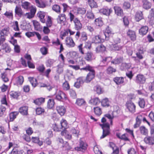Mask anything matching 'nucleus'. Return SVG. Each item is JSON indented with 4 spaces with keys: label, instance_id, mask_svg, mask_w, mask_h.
<instances>
[{
    "label": "nucleus",
    "instance_id": "obj_26",
    "mask_svg": "<svg viewBox=\"0 0 154 154\" xmlns=\"http://www.w3.org/2000/svg\"><path fill=\"white\" fill-rule=\"evenodd\" d=\"M114 82L118 85L124 82V78L122 77H116L113 79Z\"/></svg>",
    "mask_w": 154,
    "mask_h": 154
},
{
    "label": "nucleus",
    "instance_id": "obj_44",
    "mask_svg": "<svg viewBox=\"0 0 154 154\" xmlns=\"http://www.w3.org/2000/svg\"><path fill=\"white\" fill-rule=\"evenodd\" d=\"M10 95L14 98H17L20 95V93L19 92L16 91H12L10 92Z\"/></svg>",
    "mask_w": 154,
    "mask_h": 154
},
{
    "label": "nucleus",
    "instance_id": "obj_29",
    "mask_svg": "<svg viewBox=\"0 0 154 154\" xmlns=\"http://www.w3.org/2000/svg\"><path fill=\"white\" fill-rule=\"evenodd\" d=\"M19 112H11L9 114L10 121H13L16 118L17 116L18 115Z\"/></svg>",
    "mask_w": 154,
    "mask_h": 154
},
{
    "label": "nucleus",
    "instance_id": "obj_40",
    "mask_svg": "<svg viewBox=\"0 0 154 154\" xmlns=\"http://www.w3.org/2000/svg\"><path fill=\"white\" fill-rule=\"evenodd\" d=\"M141 116H138L136 119V123L134 125V128H136L139 126L141 121Z\"/></svg>",
    "mask_w": 154,
    "mask_h": 154
},
{
    "label": "nucleus",
    "instance_id": "obj_14",
    "mask_svg": "<svg viewBox=\"0 0 154 154\" xmlns=\"http://www.w3.org/2000/svg\"><path fill=\"white\" fill-rule=\"evenodd\" d=\"M139 131L140 134L145 136H147L148 134V130L144 126H140L139 128Z\"/></svg>",
    "mask_w": 154,
    "mask_h": 154
},
{
    "label": "nucleus",
    "instance_id": "obj_48",
    "mask_svg": "<svg viewBox=\"0 0 154 154\" xmlns=\"http://www.w3.org/2000/svg\"><path fill=\"white\" fill-rule=\"evenodd\" d=\"M101 104L103 106H109V101L108 99L106 98L103 99L101 102Z\"/></svg>",
    "mask_w": 154,
    "mask_h": 154
},
{
    "label": "nucleus",
    "instance_id": "obj_4",
    "mask_svg": "<svg viewBox=\"0 0 154 154\" xmlns=\"http://www.w3.org/2000/svg\"><path fill=\"white\" fill-rule=\"evenodd\" d=\"M146 78L143 75H137L136 77L135 82L139 84H143L146 81Z\"/></svg>",
    "mask_w": 154,
    "mask_h": 154
},
{
    "label": "nucleus",
    "instance_id": "obj_46",
    "mask_svg": "<svg viewBox=\"0 0 154 154\" xmlns=\"http://www.w3.org/2000/svg\"><path fill=\"white\" fill-rule=\"evenodd\" d=\"M70 132L74 136L78 137L79 131L78 130H76L75 128H72L70 130Z\"/></svg>",
    "mask_w": 154,
    "mask_h": 154
},
{
    "label": "nucleus",
    "instance_id": "obj_42",
    "mask_svg": "<svg viewBox=\"0 0 154 154\" xmlns=\"http://www.w3.org/2000/svg\"><path fill=\"white\" fill-rule=\"evenodd\" d=\"M45 101V99L43 98H40L36 99L34 100V103L38 105H40Z\"/></svg>",
    "mask_w": 154,
    "mask_h": 154
},
{
    "label": "nucleus",
    "instance_id": "obj_41",
    "mask_svg": "<svg viewBox=\"0 0 154 154\" xmlns=\"http://www.w3.org/2000/svg\"><path fill=\"white\" fill-rule=\"evenodd\" d=\"M29 79L32 86L35 87L36 86L37 82L36 79L33 77H29Z\"/></svg>",
    "mask_w": 154,
    "mask_h": 154
},
{
    "label": "nucleus",
    "instance_id": "obj_34",
    "mask_svg": "<svg viewBox=\"0 0 154 154\" xmlns=\"http://www.w3.org/2000/svg\"><path fill=\"white\" fill-rule=\"evenodd\" d=\"M138 103L139 106L141 108H144L145 105V101L143 98H140Z\"/></svg>",
    "mask_w": 154,
    "mask_h": 154
},
{
    "label": "nucleus",
    "instance_id": "obj_5",
    "mask_svg": "<svg viewBox=\"0 0 154 154\" xmlns=\"http://www.w3.org/2000/svg\"><path fill=\"white\" fill-rule=\"evenodd\" d=\"M36 5L38 7L44 8L48 6L47 2L42 0H35Z\"/></svg>",
    "mask_w": 154,
    "mask_h": 154
},
{
    "label": "nucleus",
    "instance_id": "obj_62",
    "mask_svg": "<svg viewBox=\"0 0 154 154\" xmlns=\"http://www.w3.org/2000/svg\"><path fill=\"white\" fill-rule=\"evenodd\" d=\"M109 133V131H108V130L105 131V130H103V134L100 137V138L101 139L104 138L106 136L108 135Z\"/></svg>",
    "mask_w": 154,
    "mask_h": 154
},
{
    "label": "nucleus",
    "instance_id": "obj_52",
    "mask_svg": "<svg viewBox=\"0 0 154 154\" xmlns=\"http://www.w3.org/2000/svg\"><path fill=\"white\" fill-rule=\"evenodd\" d=\"M94 112L95 114L97 116H100L102 113L101 109L99 107H96L94 108Z\"/></svg>",
    "mask_w": 154,
    "mask_h": 154
},
{
    "label": "nucleus",
    "instance_id": "obj_15",
    "mask_svg": "<svg viewBox=\"0 0 154 154\" xmlns=\"http://www.w3.org/2000/svg\"><path fill=\"white\" fill-rule=\"evenodd\" d=\"M56 110L58 112L61 116H63L66 111L65 107L63 106H58L56 107Z\"/></svg>",
    "mask_w": 154,
    "mask_h": 154
},
{
    "label": "nucleus",
    "instance_id": "obj_2",
    "mask_svg": "<svg viewBox=\"0 0 154 154\" xmlns=\"http://www.w3.org/2000/svg\"><path fill=\"white\" fill-rule=\"evenodd\" d=\"M125 106L126 110L129 112L134 113L136 112V106L134 103L131 100H128L126 102Z\"/></svg>",
    "mask_w": 154,
    "mask_h": 154
},
{
    "label": "nucleus",
    "instance_id": "obj_59",
    "mask_svg": "<svg viewBox=\"0 0 154 154\" xmlns=\"http://www.w3.org/2000/svg\"><path fill=\"white\" fill-rule=\"evenodd\" d=\"M86 15L87 17L90 19H93L94 18V16L91 12H88Z\"/></svg>",
    "mask_w": 154,
    "mask_h": 154
},
{
    "label": "nucleus",
    "instance_id": "obj_36",
    "mask_svg": "<svg viewBox=\"0 0 154 154\" xmlns=\"http://www.w3.org/2000/svg\"><path fill=\"white\" fill-rule=\"evenodd\" d=\"M101 62L104 63L109 62L112 59V57H105L104 56H101Z\"/></svg>",
    "mask_w": 154,
    "mask_h": 154
},
{
    "label": "nucleus",
    "instance_id": "obj_13",
    "mask_svg": "<svg viewBox=\"0 0 154 154\" xmlns=\"http://www.w3.org/2000/svg\"><path fill=\"white\" fill-rule=\"evenodd\" d=\"M114 9L115 14L118 16L122 17L123 15V12L122 9L120 7L118 6L114 7Z\"/></svg>",
    "mask_w": 154,
    "mask_h": 154
},
{
    "label": "nucleus",
    "instance_id": "obj_21",
    "mask_svg": "<svg viewBox=\"0 0 154 154\" xmlns=\"http://www.w3.org/2000/svg\"><path fill=\"white\" fill-rule=\"evenodd\" d=\"M1 49L5 50L6 53H10L11 51V48L10 46L7 43H5L2 45Z\"/></svg>",
    "mask_w": 154,
    "mask_h": 154
},
{
    "label": "nucleus",
    "instance_id": "obj_8",
    "mask_svg": "<svg viewBox=\"0 0 154 154\" xmlns=\"http://www.w3.org/2000/svg\"><path fill=\"white\" fill-rule=\"evenodd\" d=\"M73 21L75 24V29L77 30H80L82 28V25L80 21L77 18H75Z\"/></svg>",
    "mask_w": 154,
    "mask_h": 154
},
{
    "label": "nucleus",
    "instance_id": "obj_27",
    "mask_svg": "<svg viewBox=\"0 0 154 154\" xmlns=\"http://www.w3.org/2000/svg\"><path fill=\"white\" fill-rule=\"evenodd\" d=\"M123 60V57H119L116 58L112 60L111 63L114 64H119L121 63Z\"/></svg>",
    "mask_w": 154,
    "mask_h": 154
},
{
    "label": "nucleus",
    "instance_id": "obj_30",
    "mask_svg": "<svg viewBox=\"0 0 154 154\" xmlns=\"http://www.w3.org/2000/svg\"><path fill=\"white\" fill-rule=\"evenodd\" d=\"M55 103L53 99H49L48 101L47 107L49 109H53L54 107Z\"/></svg>",
    "mask_w": 154,
    "mask_h": 154
},
{
    "label": "nucleus",
    "instance_id": "obj_33",
    "mask_svg": "<svg viewBox=\"0 0 154 154\" xmlns=\"http://www.w3.org/2000/svg\"><path fill=\"white\" fill-rule=\"evenodd\" d=\"M94 42L96 44L100 43L103 42L104 40L103 38H101L100 35L96 36L93 38Z\"/></svg>",
    "mask_w": 154,
    "mask_h": 154
},
{
    "label": "nucleus",
    "instance_id": "obj_43",
    "mask_svg": "<svg viewBox=\"0 0 154 154\" xmlns=\"http://www.w3.org/2000/svg\"><path fill=\"white\" fill-rule=\"evenodd\" d=\"M90 101L94 105H97L100 103V101L98 97H95L91 99Z\"/></svg>",
    "mask_w": 154,
    "mask_h": 154
},
{
    "label": "nucleus",
    "instance_id": "obj_23",
    "mask_svg": "<svg viewBox=\"0 0 154 154\" xmlns=\"http://www.w3.org/2000/svg\"><path fill=\"white\" fill-rule=\"evenodd\" d=\"M9 33V28L8 27L4 28L0 32L1 36L4 37V36L7 35Z\"/></svg>",
    "mask_w": 154,
    "mask_h": 154
},
{
    "label": "nucleus",
    "instance_id": "obj_61",
    "mask_svg": "<svg viewBox=\"0 0 154 154\" xmlns=\"http://www.w3.org/2000/svg\"><path fill=\"white\" fill-rule=\"evenodd\" d=\"M34 17L31 13L30 12L26 13V14L24 13V15L23 17H26L29 19L32 18Z\"/></svg>",
    "mask_w": 154,
    "mask_h": 154
},
{
    "label": "nucleus",
    "instance_id": "obj_25",
    "mask_svg": "<svg viewBox=\"0 0 154 154\" xmlns=\"http://www.w3.org/2000/svg\"><path fill=\"white\" fill-rule=\"evenodd\" d=\"M58 23H64L66 20V16L64 14H62L59 15L57 18Z\"/></svg>",
    "mask_w": 154,
    "mask_h": 154
},
{
    "label": "nucleus",
    "instance_id": "obj_60",
    "mask_svg": "<svg viewBox=\"0 0 154 154\" xmlns=\"http://www.w3.org/2000/svg\"><path fill=\"white\" fill-rule=\"evenodd\" d=\"M44 112V109L41 107L37 108L36 109V112L37 115H40Z\"/></svg>",
    "mask_w": 154,
    "mask_h": 154
},
{
    "label": "nucleus",
    "instance_id": "obj_18",
    "mask_svg": "<svg viewBox=\"0 0 154 154\" xmlns=\"http://www.w3.org/2000/svg\"><path fill=\"white\" fill-rule=\"evenodd\" d=\"M144 141L146 144L149 145L154 144V139L152 137L149 136L146 137L144 139Z\"/></svg>",
    "mask_w": 154,
    "mask_h": 154
},
{
    "label": "nucleus",
    "instance_id": "obj_39",
    "mask_svg": "<svg viewBox=\"0 0 154 154\" xmlns=\"http://www.w3.org/2000/svg\"><path fill=\"white\" fill-rule=\"evenodd\" d=\"M60 124L61 128L64 130H66L65 129L67 127V124L66 120L62 119L61 121Z\"/></svg>",
    "mask_w": 154,
    "mask_h": 154
},
{
    "label": "nucleus",
    "instance_id": "obj_20",
    "mask_svg": "<svg viewBox=\"0 0 154 154\" xmlns=\"http://www.w3.org/2000/svg\"><path fill=\"white\" fill-rule=\"evenodd\" d=\"M135 19L137 21H139L143 18L142 12L141 11H138L136 12L135 16Z\"/></svg>",
    "mask_w": 154,
    "mask_h": 154
},
{
    "label": "nucleus",
    "instance_id": "obj_32",
    "mask_svg": "<svg viewBox=\"0 0 154 154\" xmlns=\"http://www.w3.org/2000/svg\"><path fill=\"white\" fill-rule=\"evenodd\" d=\"M61 134L64 136L65 138L68 140H70L72 138V136L70 134L67 130H63L61 132Z\"/></svg>",
    "mask_w": 154,
    "mask_h": 154
},
{
    "label": "nucleus",
    "instance_id": "obj_10",
    "mask_svg": "<svg viewBox=\"0 0 154 154\" xmlns=\"http://www.w3.org/2000/svg\"><path fill=\"white\" fill-rule=\"evenodd\" d=\"M84 79L83 77H80L78 78L74 84V86L77 88H79L84 83Z\"/></svg>",
    "mask_w": 154,
    "mask_h": 154
},
{
    "label": "nucleus",
    "instance_id": "obj_47",
    "mask_svg": "<svg viewBox=\"0 0 154 154\" xmlns=\"http://www.w3.org/2000/svg\"><path fill=\"white\" fill-rule=\"evenodd\" d=\"M94 90L96 91L98 94H100L103 93V91L101 87L99 85H96L94 87Z\"/></svg>",
    "mask_w": 154,
    "mask_h": 154
},
{
    "label": "nucleus",
    "instance_id": "obj_55",
    "mask_svg": "<svg viewBox=\"0 0 154 154\" xmlns=\"http://www.w3.org/2000/svg\"><path fill=\"white\" fill-rule=\"evenodd\" d=\"M106 71L108 73L110 74L115 72L116 71V70L115 69L112 68L111 66H109L107 69Z\"/></svg>",
    "mask_w": 154,
    "mask_h": 154
},
{
    "label": "nucleus",
    "instance_id": "obj_28",
    "mask_svg": "<svg viewBox=\"0 0 154 154\" xmlns=\"http://www.w3.org/2000/svg\"><path fill=\"white\" fill-rule=\"evenodd\" d=\"M106 47L102 44L98 46L96 49V51L97 53L103 52L106 51Z\"/></svg>",
    "mask_w": 154,
    "mask_h": 154
},
{
    "label": "nucleus",
    "instance_id": "obj_53",
    "mask_svg": "<svg viewBox=\"0 0 154 154\" xmlns=\"http://www.w3.org/2000/svg\"><path fill=\"white\" fill-rule=\"evenodd\" d=\"M23 82V78L22 76H20L16 79V82L17 84L21 85Z\"/></svg>",
    "mask_w": 154,
    "mask_h": 154
},
{
    "label": "nucleus",
    "instance_id": "obj_7",
    "mask_svg": "<svg viewBox=\"0 0 154 154\" xmlns=\"http://www.w3.org/2000/svg\"><path fill=\"white\" fill-rule=\"evenodd\" d=\"M87 145L83 141L80 140H79V146L75 148V150L81 151L82 149L85 150L87 148Z\"/></svg>",
    "mask_w": 154,
    "mask_h": 154
},
{
    "label": "nucleus",
    "instance_id": "obj_11",
    "mask_svg": "<svg viewBox=\"0 0 154 154\" xmlns=\"http://www.w3.org/2000/svg\"><path fill=\"white\" fill-rule=\"evenodd\" d=\"M85 58L86 60L90 61L94 59L95 57L92 52H88L85 54Z\"/></svg>",
    "mask_w": 154,
    "mask_h": 154
},
{
    "label": "nucleus",
    "instance_id": "obj_31",
    "mask_svg": "<svg viewBox=\"0 0 154 154\" xmlns=\"http://www.w3.org/2000/svg\"><path fill=\"white\" fill-rule=\"evenodd\" d=\"M112 11V10L111 9L103 8L100 10V13L106 15H109Z\"/></svg>",
    "mask_w": 154,
    "mask_h": 154
},
{
    "label": "nucleus",
    "instance_id": "obj_45",
    "mask_svg": "<svg viewBox=\"0 0 154 154\" xmlns=\"http://www.w3.org/2000/svg\"><path fill=\"white\" fill-rule=\"evenodd\" d=\"M63 65L61 64H60L57 65L56 67V71L59 74H60L63 71Z\"/></svg>",
    "mask_w": 154,
    "mask_h": 154
},
{
    "label": "nucleus",
    "instance_id": "obj_22",
    "mask_svg": "<svg viewBox=\"0 0 154 154\" xmlns=\"http://www.w3.org/2000/svg\"><path fill=\"white\" fill-rule=\"evenodd\" d=\"M31 4L27 2H22L21 6L24 9L28 10L30 9L31 7Z\"/></svg>",
    "mask_w": 154,
    "mask_h": 154
},
{
    "label": "nucleus",
    "instance_id": "obj_58",
    "mask_svg": "<svg viewBox=\"0 0 154 154\" xmlns=\"http://www.w3.org/2000/svg\"><path fill=\"white\" fill-rule=\"evenodd\" d=\"M94 151L96 154H102V152L99 149L97 146H95L94 147Z\"/></svg>",
    "mask_w": 154,
    "mask_h": 154
},
{
    "label": "nucleus",
    "instance_id": "obj_9",
    "mask_svg": "<svg viewBox=\"0 0 154 154\" xmlns=\"http://www.w3.org/2000/svg\"><path fill=\"white\" fill-rule=\"evenodd\" d=\"M66 45L69 47H73L75 45L72 38L69 37L66 38Z\"/></svg>",
    "mask_w": 154,
    "mask_h": 154
},
{
    "label": "nucleus",
    "instance_id": "obj_50",
    "mask_svg": "<svg viewBox=\"0 0 154 154\" xmlns=\"http://www.w3.org/2000/svg\"><path fill=\"white\" fill-rule=\"evenodd\" d=\"M95 23L97 26H101L103 25V22L101 18H99L95 20Z\"/></svg>",
    "mask_w": 154,
    "mask_h": 154
},
{
    "label": "nucleus",
    "instance_id": "obj_35",
    "mask_svg": "<svg viewBox=\"0 0 154 154\" xmlns=\"http://www.w3.org/2000/svg\"><path fill=\"white\" fill-rule=\"evenodd\" d=\"M111 31L109 29V28H107L103 35L105 36L106 40H109V37L111 35Z\"/></svg>",
    "mask_w": 154,
    "mask_h": 154
},
{
    "label": "nucleus",
    "instance_id": "obj_56",
    "mask_svg": "<svg viewBox=\"0 0 154 154\" xmlns=\"http://www.w3.org/2000/svg\"><path fill=\"white\" fill-rule=\"evenodd\" d=\"M131 67L130 63H123L122 64L121 67H123L122 70L129 69Z\"/></svg>",
    "mask_w": 154,
    "mask_h": 154
},
{
    "label": "nucleus",
    "instance_id": "obj_64",
    "mask_svg": "<svg viewBox=\"0 0 154 154\" xmlns=\"http://www.w3.org/2000/svg\"><path fill=\"white\" fill-rule=\"evenodd\" d=\"M45 69V67L42 64L38 66L37 68V70L40 72H43Z\"/></svg>",
    "mask_w": 154,
    "mask_h": 154
},
{
    "label": "nucleus",
    "instance_id": "obj_37",
    "mask_svg": "<svg viewBox=\"0 0 154 154\" xmlns=\"http://www.w3.org/2000/svg\"><path fill=\"white\" fill-rule=\"evenodd\" d=\"M76 104L79 106H81L84 105L85 103V101L84 99L82 98H78L77 99Z\"/></svg>",
    "mask_w": 154,
    "mask_h": 154
},
{
    "label": "nucleus",
    "instance_id": "obj_12",
    "mask_svg": "<svg viewBox=\"0 0 154 154\" xmlns=\"http://www.w3.org/2000/svg\"><path fill=\"white\" fill-rule=\"evenodd\" d=\"M127 34L131 40L134 41L136 40V36L135 33L134 31L129 30L127 32Z\"/></svg>",
    "mask_w": 154,
    "mask_h": 154
},
{
    "label": "nucleus",
    "instance_id": "obj_17",
    "mask_svg": "<svg viewBox=\"0 0 154 154\" xmlns=\"http://www.w3.org/2000/svg\"><path fill=\"white\" fill-rule=\"evenodd\" d=\"M45 13L42 11L39 12L37 14V17H39L40 21L42 23H45Z\"/></svg>",
    "mask_w": 154,
    "mask_h": 154
},
{
    "label": "nucleus",
    "instance_id": "obj_54",
    "mask_svg": "<svg viewBox=\"0 0 154 154\" xmlns=\"http://www.w3.org/2000/svg\"><path fill=\"white\" fill-rule=\"evenodd\" d=\"M12 27L15 31H19V28L17 21H15L13 23Z\"/></svg>",
    "mask_w": 154,
    "mask_h": 154
},
{
    "label": "nucleus",
    "instance_id": "obj_3",
    "mask_svg": "<svg viewBox=\"0 0 154 154\" xmlns=\"http://www.w3.org/2000/svg\"><path fill=\"white\" fill-rule=\"evenodd\" d=\"M56 98L57 100L61 101H63L68 100L65 94L61 91H59L57 94Z\"/></svg>",
    "mask_w": 154,
    "mask_h": 154
},
{
    "label": "nucleus",
    "instance_id": "obj_38",
    "mask_svg": "<svg viewBox=\"0 0 154 154\" xmlns=\"http://www.w3.org/2000/svg\"><path fill=\"white\" fill-rule=\"evenodd\" d=\"M88 4L91 8H96L97 7V4L94 0H88Z\"/></svg>",
    "mask_w": 154,
    "mask_h": 154
},
{
    "label": "nucleus",
    "instance_id": "obj_16",
    "mask_svg": "<svg viewBox=\"0 0 154 154\" xmlns=\"http://www.w3.org/2000/svg\"><path fill=\"white\" fill-rule=\"evenodd\" d=\"M142 3V6L144 9L147 10L151 8V4L147 0H143Z\"/></svg>",
    "mask_w": 154,
    "mask_h": 154
},
{
    "label": "nucleus",
    "instance_id": "obj_24",
    "mask_svg": "<svg viewBox=\"0 0 154 154\" xmlns=\"http://www.w3.org/2000/svg\"><path fill=\"white\" fill-rule=\"evenodd\" d=\"M28 107L26 106H24L20 107L19 109V112L23 115H27L28 114Z\"/></svg>",
    "mask_w": 154,
    "mask_h": 154
},
{
    "label": "nucleus",
    "instance_id": "obj_57",
    "mask_svg": "<svg viewBox=\"0 0 154 154\" xmlns=\"http://www.w3.org/2000/svg\"><path fill=\"white\" fill-rule=\"evenodd\" d=\"M53 10L57 13L60 12V7L57 5H54L52 7Z\"/></svg>",
    "mask_w": 154,
    "mask_h": 154
},
{
    "label": "nucleus",
    "instance_id": "obj_19",
    "mask_svg": "<svg viewBox=\"0 0 154 154\" xmlns=\"http://www.w3.org/2000/svg\"><path fill=\"white\" fill-rule=\"evenodd\" d=\"M148 28L147 26L142 27L139 30L140 34L142 35H146L148 32Z\"/></svg>",
    "mask_w": 154,
    "mask_h": 154
},
{
    "label": "nucleus",
    "instance_id": "obj_63",
    "mask_svg": "<svg viewBox=\"0 0 154 154\" xmlns=\"http://www.w3.org/2000/svg\"><path fill=\"white\" fill-rule=\"evenodd\" d=\"M128 154H137V152L133 148H131L128 149L127 151Z\"/></svg>",
    "mask_w": 154,
    "mask_h": 154
},
{
    "label": "nucleus",
    "instance_id": "obj_6",
    "mask_svg": "<svg viewBox=\"0 0 154 154\" xmlns=\"http://www.w3.org/2000/svg\"><path fill=\"white\" fill-rule=\"evenodd\" d=\"M15 13L16 16L21 17H23L24 13L23 11L20 7L17 6L15 9Z\"/></svg>",
    "mask_w": 154,
    "mask_h": 154
},
{
    "label": "nucleus",
    "instance_id": "obj_51",
    "mask_svg": "<svg viewBox=\"0 0 154 154\" xmlns=\"http://www.w3.org/2000/svg\"><path fill=\"white\" fill-rule=\"evenodd\" d=\"M100 125L102 127V128L103 130H106L109 131V123H106L103 124H100Z\"/></svg>",
    "mask_w": 154,
    "mask_h": 154
},
{
    "label": "nucleus",
    "instance_id": "obj_1",
    "mask_svg": "<svg viewBox=\"0 0 154 154\" xmlns=\"http://www.w3.org/2000/svg\"><path fill=\"white\" fill-rule=\"evenodd\" d=\"M88 70L90 71L87 75L85 81L87 83L90 82L94 77L95 72L93 68L88 65L85 67L81 68V70Z\"/></svg>",
    "mask_w": 154,
    "mask_h": 154
},
{
    "label": "nucleus",
    "instance_id": "obj_49",
    "mask_svg": "<svg viewBox=\"0 0 154 154\" xmlns=\"http://www.w3.org/2000/svg\"><path fill=\"white\" fill-rule=\"evenodd\" d=\"M35 28L36 30H38L40 28V25L39 23L36 20H34L32 21Z\"/></svg>",
    "mask_w": 154,
    "mask_h": 154
}]
</instances>
